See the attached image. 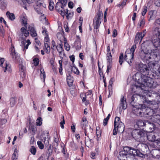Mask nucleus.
Listing matches in <instances>:
<instances>
[{
    "label": "nucleus",
    "mask_w": 160,
    "mask_h": 160,
    "mask_svg": "<svg viewBox=\"0 0 160 160\" xmlns=\"http://www.w3.org/2000/svg\"><path fill=\"white\" fill-rule=\"evenodd\" d=\"M137 68L140 72L135 74V79L138 85L135 84L136 88L144 90L145 87L154 88L153 79H158L160 76V64L150 62L148 66L141 63L137 65Z\"/></svg>",
    "instance_id": "f257e3e1"
},
{
    "label": "nucleus",
    "mask_w": 160,
    "mask_h": 160,
    "mask_svg": "<svg viewBox=\"0 0 160 160\" xmlns=\"http://www.w3.org/2000/svg\"><path fill=\"white\" fill-rule=\"evenodd\" d=\"M152 131L147 132V131H139V132H137V135L135 134L134 135L133 132H132V135L134 138L138 139L146 137L148 140L151 142H154L157 137V133H155Z\"/></svg>",
    "instance_id": "f03ea898"
},
{
    "label": "nucleus",
    "mask_w": 160,
    "mask_h": 160,
    "mask_svg": "<svg viewBox=\"0 0 160 160\" xmlns=\"http://www.w3.org/2000/svg\"><path fill=\"white\" fill-rule=\"evenodd\" d=\"M148 145L146 143L138 144L136 149L137 151L136 156L142 158H144L146 156H147L150 152Z\"/></svg>",
    "instance_id": "7ed1b4c3"
},
{
    "label": "nucleus",
    "mask_w": 160,
    "mask_h": 160,
    "mask_svg": "<svg viewBox=\"0 0 160 160\" xmlns=\"http://www.w3.org/2000/svg\"><path fill=\"white\" fill-rule=\"evenodd\" d=\"M137 152L136 149L128 147H124L123 150L119 152L118 157L119 159L127 158L131 157H134L136 156Z\"/></svg>",
    "instance_id": "20e7f679"
},
{
    "label": "nucleus",
    "mask_w": 160,
    "mask_h": 160,
    "mask_svg": "<svg viewBox=\"0 0 160 160\" xmlns=\"http://www.w3.org/2000/svg\"><path fill=\"white\" fill-rule=\"evenodd\" d=\"M102 12L100 11L98 12L97 15L93 19V23L94 25V28L96 29H98L102 22Z\"/></svg>",
    "instance_id": "39448f33"
},
{
    "label": "nucleus",
    "mask_w": 160,
    "mask_h": 160,
    "mask_svg": "<svg viewBox=\"0 0 160 160\" xmlns=\"http://www.w3.org/2000/svg\"><path fill=\"white\" fill-rule=\"evenodd\" d=\"M34 6V8L36 12L39 14H42L43 9L46 7V4L42 2L38 1Z\"/></svg>",
    "instance_id": "423d86ee"
},
{
    "label": "nucleus",
    "mask_w": 160,
    "mask_h": 160,
    "mask_svg": "<svg viewBox=\"0 0 160 160\" xmlns=\"http://www.w3.org/2000/svg\"><path fill=\"white\" fill-rule=\"evenodd\" d=\"M151 60L154 61L156 62L159 61L160 59V53L158 50L157 49H154L151 51Z\"/></svg>",
    "instance_id": "0eeeda50"
},
{
    "label": "nucleus",
    "mask_w": 160,
    "mask_h": 160,
    "mask_svg": "<svg viewBox=\"0 0 160 160\" xmlns=\"http://www.w3.org/2000/svg\"><path fill=\"white\" fill-rule=\"evenodd\" d=\"M139 56L142 60H151V52H149L148 50L147 51L143 49L140 52Z\"/></svg>",
    "instance_id": "6e6552de"
},
{
    "label": "nucleus",
    "mask_w": 160,
    "mask_h": 160,
    "mask_svg": "<svg viewBox=\"0 0 160 160\" xmlns=\"http://www.w3.org/2000/svg\"><path fill=\"white\" fill-rule=\"evenodd\" d=\"M4 61L5 59L4 58H1L0 57V63H1L0 66L3 68L4 72H5L6 71L9 72H11V70L10 65L8 62H7V61H6L5 62V67L3 66V62H4Z\"/></svg>",
    "instance_id": "1a4fd4ad"
},
{
    "label": "nucleus",
    "mask_w": 160,
    "mask_h": 160,
    "mask_svg": "<svg viewBox=\"0 0 160 160\" xmlns=\"http://www.w3.org/2000/svg\"><path fill=\"white\" fill-rule=\"evenodd\" d=\"M19 72L20 75L21 77L22 78H24L26 76L25 71L26 68L24 66L23 63L21 61L19 62Z\"/></svg>",
    "instance_id": "9d476101"
},
{
    "label": "nucleus",
    "mask_w": 160,
    "mask_h": 160,
    "mask_svg": "<svg viewBox=\"0 0 160 160\" xmlns=\"http://www.w3.org/2000/svg\"><path fill=\"white\" fill-rule=\"evenodd\" d=\"M150 42L155 48H158L159 47L160 48V38L157 37H153L151 38Z\"/></svg>",
    "instance_id": "9b49d317"
},
{
    "label": "nucleus",
    "mask_w": 160,
    "mask_h": 160,
    "mask_svg": "<svg viewBox=\"0 0 160 160\" xmlns=\"http://www.w3.org/2000/svg\"><path fill=\"white\" fill-rule=\"evenodd\" d=\"M144 116L148 118V119H152L153 121L152 117L154 115H157L158 114H154L153 113V111L150 108H147L146 109V112H143Z\"/></svg>",
    "instance_id": "f8f14e48"
},
{
    "label": "nucleus",
    "mask_w": 160,
    "mask_h": 160,
    "mask_svg": "<svg viewBox=\"0 0 160 160\" xmlns=\"http://www.w3.org/2000/svg\"><path fill=\"white\" fill-rule=\"evenodd\" d=\"M60 2H58L55 7V9L64 18V12L63 11V7L62 5H61Z\"/></svg>",
    "instance_id": "ddd939ff"
},
{
    "label": "nucleus",
    "mask_w": 160,
    "mask_h": 160,
    "mask_svg": "<svg viewBox=\"0 0 160 160\" xmlns=\"http://www.w3.org/2000/svg\"><path fill=\"white\" fill-rule=\"evenodd\" d=\"M143 110L142 108H137L136 107H133L132 109V112L135 115L137 116L143 117L144 116L143 115V112H142V111H143Z\"/></svg>",
    "instance_id": "4468645a"
},
{
    "label": "nucleus",
    "mask_w": 160,
    "mask_h": 160,
    "mask_svg": "<svg viewBox=\"0 0 160 160\" xmlns=\"http://www.w3.org/2000/svg\"><path fill=\"white\" fill-rule=\"evenodd\" d=\"M28 29V31H29L30 34L32 37H35L37 36V31L33 25H29Z\"/></svg>",
    "instance_id": "2eb2a0df"
},
{
    "label": "nucleus",
    "mask_w": 160,
    "mask_h": 160,
    "mask_svg": "<svg viewBox=\"0 0 160 160\" xmlns=\"http://www.w3.org/2000/svg\"><path fill=\"white\" fill-rule=\"evenodd\" d=\"M126 99L123 96H121L119 104V110L122 111L123 109L125 110L126 108V106L125 107V104L126 103Z\"/></svg>",
    "instance_id": "dca6fc26"
},
{
    "label": "nucleus",
    "mask_w": 160,
    "mask_h": 160,
    "mask_svg": "<svg viewBox=\"0 0 160 160\" xmlns=\"http://www.w3.org/2000/svg\"><path fill=\"white\" fill-rule=\"evenodd\" d=\"M25 27H22L20 29L21 33L19 35V37L20 38H23V37L24 36L25 38L28 37L29 34V33L28 31L27 30Z\"/></svg>",
    "instance_id": "f3484780"
},
{
    "label": "nucleus",
    "mask_w": 160,
    "mask_h": 160,
    "mask_svg": "<svg viewBox=\"0 0 160 160\" xmlns=\"http://www.w3.org/2000/svg\"><path fill=\"white\" fill-rule=\"evenodd\" d=\"M21 20L22 25L24 26L26 28H27V27H28L29 25H28L27 17L25 13H23L22 14Z\"/></svg>",
    "instance_id": "a211bd4d"
},
{
    "label": "nucleus",
    "mask_w": 160,
    "mask_h": 160,
    "mask_svg": "<svg viewBox=\"0 0 160 160\" xmlns=\"http://www.w3.org/2000/svg\"><path fill=\"white\" fill-rule=\"evenodd\" d=\"M88 123V121L87 120L85 117H83L80 123V126L83 130H86L87 128H86V125Z\"/></svg>",
    "instance_id": "6ab92c4d"
},
{
    "label": "nucleus",
    "mask_w": 160,
    "mask_h": 160,
    "mask_svg": "<svg viewBox=\"0 0 160 160\" xmlns=\"http://www.w3.org/2000/svg\"><path fill=\"white\" fill-rule=\"evenodd\" d=\"M31 42H30V40L29 39H28L26 41L25 40H23L21 42V46L22 47H23V50L24 51L25 49H27L28 48L29 45L30 44Z\"/></svg>",
    "instance_id": "aec40b11"
},
{
    "label": "nucleus",
    "mask_w": 160,
    "mask_h": 160,
    "mask_svg": "<svg viewBox=\"0 0 160 160\" xmlns=\"http://www.w3.org/2000/svg\"><path fill=\"white\" fill-rule=\"evenodd\" d=\"M136 48V45H133L131 47V48L130 50V53H128V55L131 57V58L132 59H133V57L134 55V52L135 49Z\"/></svg>",
    "instance_id": "412c9836"
},
{
    "label": "nucleus",
    "mask_w": 160,
    "mask_h": 160,
    "mask_svg": "<svg viewBox=\"0 0 160 160\" xmlns=\"http://www.w3.org/2000/svg\"><path fill=\"white\" fill-rule=\"evenodd\" d=\"M67 84L69 87H71L72 85L73 82V77L70 75H68L67 76Z\"/></svg>",
    "instance_id": "4be33fe9"
},
{
    "label": "nucleus",
    "mask_w": 160,
    "mask_h": 160,
    "mask_svg": "<svg viewBox=\"0 0 160 160\" xmlns=\"http://www.w3.org/2000/svg\"><path fill=\"white\" fill-rule=\"evenodd\" d=\"M153 33V35L152 38L153 37H157L160 38V28L156 27L154 28Z\"/></svg>",
    "instance_id": "5701e85b"
},
{
    "label": "nucleus",
    "mask_w": 160,
    "mask_h": 160,
    "mask_svg": "<svg viewBox=\"0 0 160 160\" xmlns=\"http://www.w3.org/2000/svg\"><path fill=\"white\" fill-rule=\"evenodd\" d=\"M137 125L140 129H136L135 130H143L144 128L143 127L145 125V123L142 120H138L137 122Z\"/></svg>",
    "instance_id": "b1692460"
},
{
    "label": "nucleus",
    "mask_w": 160,
    "mask_h": 160,
    "mask_svg": "<svg viewBox=\"0 0 160 160\" xmlns=\"http://www.w3.org/2000/svg\"><path fill=\"white\" fill-rule=\"evenodd\" d=\"M85 145L89 148H92L94 145L93 140L90 138L88 139L85 141Z\"/></svg>",
    "instance_id": "393cba45"
},
{
    "label": "nucleus",
    "mask_w": 160,
    "mask_h": 160,
    "mask_svg": "<svg viewBox=\"0 0 160 160\" xmlns=\"http://www.w3.org/2000/svg\"><path fill=\"white\" fill-rule=\"evenodd\" d=\"M115 127H114V128L113 130H119L121 129V130H124V124L121 122H120L117 125L115 126Z\"/></svg>",
    "instance_id": "a878e982"
},
{
    "label": "nucleus",
    "mask_w": 160,
    "mask_h": 160,
    "mask_svg": "<svg viewBox=\"0 0 160 160\" xmlns=\"http://www.w3.org/2000/svg\"><path fill=\"white\" fill-rule=\"evenodd\" d=\"M143 38L141 37V35L139 34V32L137 33L134 39V43L136 45L137 44L139 41H140V42H141Z\"/></svg>",
    "instance_id": "bb28decb"
},
{
    "label": "nucleus",
    "mask_w": 160,
    "mask_h": 160,
    "mask_svg": "<svg viewBox=\"0 0 160 160\" xmlns=\"http://www.w3.org/2000/svg\"><path fill=\"white\" fill-rule=\"evenodd\" d=\"M43 49L47 54H49L50 52V47L48 43V42H44V47Z\"/></svg>",
    "instance_id": "cd10ccee"
},
{
    "label": "nucleus",
    "mask_w": 160,
    "mask_h": 160,
    "mask_svg": "<svg viewBox=\"0 0 160 160\" xmlns=\"http://www.w3.org/2000/svg\"><path fill=\"white\" fill-rule=\"evenodd\" d=\"M160 111V109L159 110ZM153 121L160 125V113L152 117Z\"/></svg>",
    "instance_id": "c85d7f7f"
},
{
    "label": "nucleus",
    "mask_w": 160,
    "mask_h": 160,
    "mask_svg": "<svg viewBox=\"0 0 160 160\" xmlns=\"http://www.w3.org/2000/svg\"><path fill=\"white\" fill-rule=\"evenodd\" d=\"M138 96V95L137 94H134L132 96L130 100V103L132 106H133L134 105L135 102L137 100V97Z\"/></svg>",
    "instance_id": "c756f323"
},
{
    "label": "nucleus",
    "mask_w": 160,
    "mask_h": 160,
    "mask_svg": "<svg viewBox=\"0 0 160 160\" xmlns=\"http://www.w3.org/2000/svg\"><path fill=\"white\" fill-rule=\"evenodd\" d=\"M21 1L22 2L21 3V5L26 9H27L26 6L27 3L30 4L32 2V1L30 0H21Z\"/></svg>",
    "instance_id": "7c9ffc66"
},
{
    "label": "nucleus",
    "mask_w": 160,
    "mask_h": 160,
    "mask_svg": "<svg viewBox=\"0 0 160 160\" xmlns=\"http://www.w3.org/2000/svg\"><path fill=\"white\" fill-rule=\"evenodd\" d=\"M81 40L79 38L74 42V45L76 47V49H80L81 48Z\"/></svg>",
    "instance_id": "2f4dec72"
},
{
    "label": "nucleus",
    "mask_w": 160,
    "mask_h": 160,
    "mask_svg": "<svg viewBox=\"0 0 160 160\" xmlns=\"http://www.w3.org/2000/svg\"><path fill=\"white\" fill-rule=\"evenodd\" d=\"M6 15L7 17L11 20L12 21L15 19V16L13 13H10L8 11L6 12Z\"/></svg>",
    "instance_id": "473e14b6"
},
{
    "label": "nucleus",
    "mask_w": 160,
    "mask_h": 160,
    "mask_svg": "<svg viewBox=\"0 0 160 160\" xmlns=\"http://www.w3.org/2000/svg\"><path fill=\"white\" fill-rule=\"evenodd\" d=\"M18 151L17 149H15L14 151V153L12 155V160H17L18 156Z\"/></svg>",
    "instance_id": "72a5a7b5"
},
{
    "label": "nucleus",
    "mask_w": 160,
    "mask_h": 160,
    "mask_svg": "<svg viewBox=\"0 0 160 160\" xmlns=\"http://www.w3.org/2000/svg\"><path fill=\"white\" fill-rule=\"evenodd\" d=\"M63 11L64 12V15H66V16L67 17V19H68L69 18L73 16V13L71 12H68V9L64 10L63 9Z\"/></svg>",
    "instance_id": "f704fd0d"
},
{
    "label": "nucleus",
    "mask_w": 160,
    "mask_h": 160,
    "mask_svg": "<svg viewBox=\"0 0 160 160\" xmlns=\"http://www.w3.org/2000/svg\"><path fill=\"white\" fill-rule=\"evenodd\" d=\"M28 130H35L36 128V125L33 122H29L28 127Z\"/></svg>",
    "instance_id": "c9c22d12"
},
{
    "label": "nucleus",
    "mask_w": 160,
    "mask_h": 160,
    "mask_svg": "<svg viewBox=\"0 0 160 160\" xmlns=\"http://www.w3.org/2000/svg\"><path fill=\"white\" fill-rule=\"evenodd\" d=\"M107 61L108 64H111V63L112 62V56L111 53H108L107 54Z\"/></svg>",
    "instance_id": "e433bc0d"
},
{
    "label": "nucleus",
    "mask_w": 160,
    "mask_h": 160,
    "mask_svg": "<svg viewBox=\"0 0 160 160\" xmlns=\"http://www.w3.org/2000/svg\"><path fill=\"white\" fill-rule=\"evenodd\" d=\"M59 46H58L56 49H57V51L59 53V55H61L62 54V53L63 52V49L62 46V45L61 44H59Z\"/></svg>",
    "instance_id": "4c0bfd02"
},
{
    "label": "nucleus",
    "mask_w": 160,
    "mask_h": 160,
    "mask_svg": "<svg viewBox=\"0 0 160 160\" xmlns=\"http://www.w3.org/2000/svg\"><path fill=\"white\" fill-rule=\"evenodd\" d=\"M128 56H129L127 55V54L126 53V52H125V58L124 59H125L126 61H127L128 62V63L129 64V65L130 66H131L132 65L131 64L132 62V61L133 60V59H132L131 58V57H130V58H129V59L130 60L129 61L128 60V59L127 58V57Z\"/></svg>",
    "instance_id": "58836bf2"
},
{
    "label": "nucleus",
    "mask_w": 160,
    "mask_h": 160,
    "mask_svg": "<svg viewBox=\"0 0 160 160\" xmlns=\"http://www.w3.org/2000/svg\"><path fill=\"white\" fill-rule=\"evenodd\" d=\"M10 105L11 107H13L15 104L16 98L15 97H12L10 99Z\"/></svg>",
    "instance_id": "ea45409f"
},
{
    "label": "nucleus",
    "mask_w": 160,
    "mask_h": 160,
    "mask_svg": "<svg viewBox=\"0 0 160 160\" xmlns=\"http://www.w3.org/2000/svg\"><path fill=\"white\" fill-rule=\"evenodd\" d=\"M29 151L32 154L35 155L36 154L37 150L34 146H32L29 149Z\"/></svg>",
    "instance_id": "a19ab883"
},
{
    "label": "nucleus",
    "mask_w": 160,
    "mask_h": 160,
    "mask_svg": "<svg viewBox=\"0 0 160 160\" xmlns=\"http://www.w3.org/2000/svg\"><path fill=\"white\" fill-rule=\"evenodd\" d=\"M54 142L56 143V144H54L53 145L57 147L58 146V144L60 142L58 136L57 135H56L55 137H54Z\"/></svg>",
    "instance_id": "79ce46f5"
},
{
    "label": "nucleus",
    "mask_w": 160,
    "mask_h": 160,
    "mask_svg": "<svg viewBox=\"0 0 160 160\" xmlns=\"http://www.w3.org/2000/svg\"><path fill=\"white\" fill-rule=\"evenodd\" d=\"M62 37V38H64V45L66 44H68L67 42V41L66 39L63 36L62 34L60 33H58L57 34V37L58 38L59 37Z\"/></svg>",
    "instance_id": "37998d69"
},
{
    "label": "nucleus",
    "mask_w": 160,
    "mask_h": 160,
    "mask_svg": "<svg viewBox=\"0 0 160 160\" xmlns=\"http://www.w3.org/2000/svg\"><path fill=\"white\" fill-rule=\"evenodd\" d=\"M123 61V54L122 52L120 53V56L119 57V62L120 64L121 65Z\"/></svg>",
    "instance_id": "c03bdc74"
},
{
    "label": "nucleus",
    "mask_w": 160,
    "mask_h": 160,
    "mask_svg": "<svg viewBox=\"0 0 160 160\" xmlns=\"http://www.w3.org/2000/svg\"><path fill=\"white\" fill-rule=\"evenodd\" d=\"M120 118L118 117H116L115 118L114 121V127H115L116 125H117L120 122Z\"/></svg>",
    "instance_id": "a18cd8bd"
},
{
    "label": "nucleus",
    "mask_w": 160,
    "mask_h": 160,
    "mask_svg": "<svg viewBox=\"0 0 160 160\" xmlns=\"http://www.w3.org/2000/svg\"><path fill=\"white\" fill-rule=\"evenodd\" d=\"M72 71L77 75H79L80 73L79 70L76 67H73L72 68Z\"/></svg>",
    "instance_id": "49530a36"
},
{
    "label": "nucleus",
    "mask_w": 160,
    "mask_h": 160,
    "mask_svg": "<svg viewBox=\"0 0 160 160\" xmlns=\"http://www.w3.org/2000/svg\"><path fill=\"white\" fill-rule=\"evenodd\" d=\"M51 43V49L53 50H55L56 48H57V47L58 46V45H57V46L56 45V43L54 40L52 41Z\"/></svg>",
    "instance_id": "de8ad7c7"
},
{
    "label": "nucleus",
    "mask_w": 160,
    "mask_h": 160,
    "mask_svg": "<svg viewBox=\"0 0 160 160\" xmlns=\"http://www.w3.org/2000/svg\"><path fill=\"white\" fill-rule=\"evenodd\" d=\"M42 119L41 117L37 118L36 120L37 125L38 126H41L42 124Z\"/></svg>",
    "instance_id": "09e8293b"
},
{
    "label": "nucleus",
    "mask_w": 160,
    "mask_h": 160,
    "mask_svg": "<svg viewBox=\"0 0 160 160\" xmlns=\"http://www.w3.org/2000/svg\"><path fill=\"white\" fill-rule=\"evenodd\" d=\"M33 64L35 66L38 65L39 63V60L37 58H35L33 59Z\"/></svg>",
    "instance_id": "8fccbe9b"
},
{
    "label": "nucleus",
    "mask_w": 160,
    "mask_h": 160,
    "mask_svg": "<svg viewBox=\"0 0 160 160\" xmlns=\"http://www.w3.org/2000/svg\"><path fill=\"white\" fill-rule=\"evenodd\" d=\"M54 3L53 1H50L49 2V8L50 10H52L54 8Z\"/></svg>",
    "instance_id": "3c124183"
},
{
    "label": "nucleus",
    "mask_w": 160,
    "mask_h": 160,
    "mask_svg": "<svg viewBox=\"0 0 160 160\" xmlns=\"http://www.w3.org/2000/svg\"><path fill=\"white\" fill-rule=\"evenodd\" d=\"M37 143L39 148L41 149H42L44 148V145L41 141H38Z\"/></svg>",
    "instance_id": "603ef678"
},
{
    "label": "nucleus",
    "mask_w": 160,
    "mask_h": 160,
    "mask_svg": "<svg viewBox=\"0 0 160 160\" xmlns=\"http://www.w3.org/2000/svg\"><path fill=\"white\" fill-rule=\"evenodd\" d=\"M155 140L154 142H156L157 144L160 142V133H157V137H156Z\"/></svg>",
    "instance_id": "864d4df0"
},
{
    "label": "nucleus",
    "mask_w": 160,
    "mask_h": 160,
    "mask_svg": "<svg viewBox=\"0 0 160 160\" xmlns=\"http://www.w3.org/2000/svg\"><path fill=\"white\" fill-rule=\"evenodd\" d=\"M59 2H60L62 6L64 7L66 6L67 3V0H58Z\"/></svg>",
    "instance_id": "5fc2aeb1"
},
{
    "label": "nucleus",
    "mask_w": 160,
    "mask_h": 160,
    "mask_svg": "<svg viewBox=\"0 0 160 160\" xmlns=\"http://www.w3.org/2000/svg\"><path fill=\"white\" fill-rule=\"evenodd\" d=\"M61 147L62 148L61 150L62 152L64 155H66V152L67 151L66 148H65L64 145L63 144V145H61Z\"/></svg>",
    "instance_id": "6e6d98bb"
},
{
    "label": "nucleus",
    "mask_w": 160,
    "mask_h": 160,
    "mask_svg": "<svg viewBox=\"0 0 160 160\" xmlns=\"http://www.w3.org/2000/svg\"><path fill=\"white\" fill-rule=\"evenodd\" d=\"M41 73L40 77H43L44 78H45V72L43 68H41L40 69Z\"/></svg>",
    "instance_id": "4d7b16f0"
},
{
    "label": "nucleus",
    "mask_w": 160,
    "mask_h": 160,
    "mask_svg": "<svg viewBox=\"0 0 160 160\" xmlns=\"http://www.w3.org/2000/svg\"><path fill=\"white\" fill-rule=\"evenodd\" d=\"M44 141V142L45 144L46 145H48L49 143V141L50 140V138H49L48 137L47 138L46 137L43 138Z\"/></svg>",
    "instance_id": "13d9d810"
},
{
    "label": "nucleus",
    "mask_w": 160,
    "mask_h": 160,
    "mask_svg": "<svg viewBox=\"0 0 160 160\" xmlns=\"http://www.w3.org/2000/svg\"><path fill=\"white\" fill-rule=\"evenodd\" d=\"M147 10V7L146 6H144L143 8V11L142 14V16H144L146 14Z\"/></svg>",
    "instance_id": "bf43d9fd"
},
{
    "label": "nucleus",
    "mask_w": 160,
    "mask_h": 160,
    "mask_svg": "<svg viewBox=\"0 0 160 160\" xmlns=\"http://www.w3.org/2000/svg\"><path fill=\"white\" fill-rule=\"evenodd\" d=\"M101 131H96V133L97 137V140H99V137L101 136Z\"/></svg>",
    "instance_id": "052dcab7"
},
{
    "label": "nucleus",
    "mask_w": 160,
    "mask_h": 160,
    "mask_svg": "<svg viewBox=\"0 0 160 160\" xmlns=\"http://www.w3.org/2000/svg\"><path fill=\"white\" fill-rule=\"evenodd\" d=\"M146 33V29H144L143 31L142 32H139V34L141 35V37L142 38H143L145 36V35Z\"/></svg>",
    "instance_id": "680f3d73"
},
{
    "label": "nucleus",
    "mask_w": 160,
    "mask_h": 160,
    "mask_svg": "<svg viewBox=\"0 0 160 160\" xmlns=\"http://www.w3.org/2000/svg\"><path fill=\"white\" fill-rule=\"evenodd\" d=\"M90 156L92 158H95L96 157V152H91L90 154Z\"/></svg>",
    "instance_id": "e2e57ef3"
},
{
    "label": "nucleus",
    "mask_w": 160,
    "mask_h": 160,
    "mask_svg": "<svg viewBox=\"0 0 160 160\" xmlns=\"http://www.w3.org/2000/svg\"><path fill=\"white\" fill-rule=\"evenodd\" d=\"M159 151L157 149H153L152 150V151L151 152V154L152 155H153L155 154V155L157 154H158V153H157V152L159 153Z\"/></svg>",
    "instance_id": "0e129e2a"
},
{
    "label": "nucleus",
    "mask_w": 160,
    "mask_h": 160,
    "mask_svg": "<svg viewBox=\"0 0 160 160\" xmlns=\"http://www.w3.org/2000/svg\"><path fill=\"white\" fill-rule=\"evenodd\" d=\"M154 3L156 6L160 7V0H155Z\"/></svg>",
    "instance_id": "69168bd1"
},
{
    "label": "nucleus",
    "mask_w": 160,
    "mask_h": 160,
    "mask_svg": "<svg viewBox=\"0 0 160 160\" xmlns=\"http://www.w3.org/2000/svg\"><path fill=\"white\" fill-rule=\"evenodd\" d=\"M11 54L13 58H16L18 54L16 53L15 51H12V52Z\"/></svg>",
    "instance_id": "338daca9"
},
{
    "label": "nucleus",
    "mask_w": 160,
    "mask_h": 160,
    "mask_svg": "<svg viewBox=\"0 0 160 160\" xmlns=\"http://www.w3.org/2000/svg\"><path fill=\"white\" fill-rule=\"evenodd\" d=\"M154 24L156 25H159L160 26V18H158L154 22Z\"/></svg>",
    "instance_id": "774afa93"
}]
</instances>
